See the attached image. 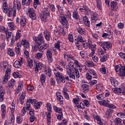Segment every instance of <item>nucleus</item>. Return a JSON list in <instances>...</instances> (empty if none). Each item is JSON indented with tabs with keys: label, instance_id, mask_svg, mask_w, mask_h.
I'll return each instance as SVG.
<instances>
[{
	"label": "nucleus",
	"instance_id": "nucleus-1",
	"mask_svg": "<svg viewBox=\"0 0 125 125\" xmlns=\"http://www.w3.org/2000/svg\"><path fill=\"white\" fill-rule=\"evenodd\" d=\"M49 47V43H44L43 44H42L40 47L39 51L41 53H43L44 50L47 49L46 54V59L47 60L48 62L49 63H51L53 62L52 52V49L51 48L48 49Z\"/></svg>",
	"mask_w": 125,
	"mask_h": 125
},
{
	"label": "nucleus",
	"instance_id": "nucleus-2",
	"mask_svg": "<svg viewBox=\"0 0 125 125\" xmlns=\"http://www.w3.org/2000/svg\"><path fill=\"white\" fill-rule=\"evenodd\" d=\"M64 49V42L60 41H57V42L55 43L54 47L52 48V51L54 55H56L57 54V50L60 52H61Z\"/></svg>",
	"mask_w": 125,
	"mask_h": 125
},
{
	"label": "nucleus",
	"instance_id": "nucleus-3",
	"mask_svg": "<svg viewBox=\"0 0 125 125\" xmlns=\"http://www.w3.org/2000/svg\"><path fill=\"white\" fill-rule=\"evenodd\" d=\"M51 11L49 8L48 7H44L42 13L40 14L39 17L41 18L42 21L46 22L48 17H50Z\"/></svg>",
	"mask_w": 125,
	"mask_h": 125
},
{
	"label": "nucleus",
	"instance_id": "nucleus-4",
	"mask_svg": "<svg viewBox=\"0 0 125 125\" xmlns=\"http://www.w3.org/2000/svg\"><path fill=\"white\" fill-rule=\"evenodd\" d=\"M97 44L102 47L103 49H104L106 51L111 50L112 48V43L109 41H100L97 42Z\"/></svg>",
	"mask_w": 125,
	"mask_h": 125
},
{
	"label": "nucleus",
	"instance_id": "nucleus-5",
	"mask_svg": "<svg viewBox=\"0 0 125 125\" xmlns=\"http://www.w3.org/2000/svg\"><path fill=\"white\" fill-rule=\"evenodd\" d=\"M112 90L115 94H117L118 95L121 96H125V83H123V84H122L121 88H118L117 87H115L114 88H112Z\"/></svg>",
	"mask_w": 125,
	"mask_h": 125
},
{
	"label": "nucleus",
	"instance_id": "nucleus-6",
	"mask_svg": "<svg viewBox=\"0 0 125 125\" xmlns=\"http://www.w3.org/2000/svg\"><path fill=\"white\" fill-rule=\"evenodd\" d=\"M68 68L69 71L75 72V77L76 79H79L80 77V72L78 68H76V65L75 64V62H70L68 63Z\"/></svg>",
	"mask_w": 125,
	"mask_h": 125
},
{
	"label": "nucleus",
	"instance_id": "nucleus-7",
	"mask_svg": "<svg viewBox=\"0 0 125 125\" xmlns=\"http://www.w3.org/2000/svg\"><path fill=\"white\" fill-rule=\"evenodd\" d=\"M60 22L62 25L66 29L69 28V24L66 17L63 14H61L59 17Z\"/></svg>",
	"mask_w": 125,
	"mask_h": 125
},
{
	"label": "nucleus",
	"instance_id": "nucleus-8",
	"mask_svg": "<svg viewBox=\"0 0 125 125\" xmlns=\"http://www.w3.org/2000/svg\"><path fill=\"white\" fill-rule=\"evenodd\" d=\"M114 69L116 72H119V74L120 77H125V66L119 64L115 66Z\"/></svg>",
	"mask_w": 125,
	"mask_h": 125
},
{
	"label": "nucleus",
	"instance_id": "nucleus-9",
	"mask_svg": "<svg viewBox=\"0 0 125 125\" xmlns=\"http://www.w3.org/2000/svg\"><path fill=\"white\" fill-rule=\"evenodd\" d=\"M33 38L35 42L38 45H42L45 43V40L42 33H39L38 37L34 36Z\"/></svg>",
	"mask_w": 125,
	"mask_h": 125
},
{
	"label": "nucleus",
	"instance_id": "nucleus-10",
	"mask_svg": "<svg viewBox=\"0 0 125 125\" xmlns=\"http://www.w3.org/2000/svg\"><path fill=\"white\" fill-rule=\"evenodd\" d=\"M33 0H22L21 3L22 5H26V6H30ZM40 2L39 0H34L33 6L35 9L37 8V5H40Z\"/></svg>",
	"mask_w": 125,
	"mask_h": 125
},
{
	"label": "nucleus",
	"instance_id": "nucleus-11",
	"mask_svg": "<svg viewBox=\"0 0 125 125\" xmlns=\"http://www.w3.org/2000/svg\"><path fill=\"white\" fill-rule=\"evenodd\" d=\"M8 12L7 13V16L9 18L12 17L14 19L17 14V10L14 8L12 6H9L8 9Z\"/></svg>",
	"mask_w": 125,
	"mask_h": 125
},
{
	"label": "nucleus",
	"instance_id": "nucleus-12",
	"mask_svg": "<svg viewBox=\"0 0 125 125\" xmlns=\"http://www.w3.org/2000/svg\"><path fill=\"white\" fill-rule=\"evenodd\" d=\"M28 13H29V17L32 20H37V16L36 14L35 13V10L33 9V8L31 7L28 10Z\"/></svg>",
	"mask_w": 125,
	"mask_h": 125
},
{
	"label": "nucleus",
	"instance_id": "nucleus-13",
	"mask_svg": "<svg viewBox=\"0 0 125 125\" xmlns=\"http://www.w3.org/2000/svg\"><path fill=\"white\" fill-rule=\"evenodd\" d=\"M43 64L42 62H36L34 64L35 73L38 74L39 71L41 70L43 68Z\"/></svg>",
	"mask_w": 125,
	"mask_h": 125
},
{
	"label": "nucleus",
	"instance_id": "nucleus-14",
	"mask_svg": "<svg viewBox=\"0 0 125 125\" xmlns=\"http://www.w3.org/2000/svg\"><path fill=\"white\" fill-rule=\"evenodd\" d=\"M11 69L10 68L8 67L5 72V77L2 81V84H5L6 82L8 81L9 79L10 78Z\"/></svg>",
	"mask_w": 125,
	"mask_h": 125
},
{
	"label": "nucleus",
	"instance_id": "nucleus-15",
	"mask_svg": "<svg viewBox=\"0 0 125 125\" xmlns=\"http://www.w3.org/2000/svg\"><path fill=\"white\" fill-rule=\"evenodd\" d=\"M110 5L112 11L116 12L119 10V6L117 1H110Z\"/></svg>",
	"mask_w": 125,
	"mask_h": 125
},
{
	"label": "nucleus",
	"instance_id": "nucleus-16",
	"mask_svg": "<svg viewBox=\"0 0 125 125\" xmlns=\"http://www.w3.org/2000/svg\"><path fill=\"white\" fill-rule=\"evenodd\" d=\"M85 42V41L84 40V38L81 35H78V36L74 37V42L75 44H78L80 43H83Z\"/></svg>",
	"mask_w": 125,
	"mask_h": 125
},
{
	"label": "nucleus",
	"instance_id": "nucleus-17",
	"mask_svg": "<svg viewBox=\"0 0 125 125\" xmlns=\"http://www.w3.org/2000/svg\"><path fill=\"white\" fill-rule=\"evenodd\" d=\"M22 45L23 46L24 49H29L30 48V42L25 38H22L21 39Z\"/></svg>",
	"mask_w": 125,
	"mask_h": 125
},
{
	"label": "nucleus",
	"instance_id": "nucleus-18",
	"mask_svg": "<svg viewBox=\"0 0 125 125\" xmlns=\"http://www.w3.org/2000/svg\"><path fill=\"white\" fill-rule=\"evenodd\" d=\"M109 80L111 85L113 87H117L119 85V82L115 77H110Z\"/></svg>",
	"mask_w": 125,
	"mask_h": 125
},
{
	"label": "nucleus",
	"instance_id": "nucleus-19",
	"mask_svg": "<svg viewBox=\"0 0 125 125\" xmlns=\"http://www.w3.org/2000/svg\"><path fill=\"white\" fill-rule=\"evenodd\" d=\"M76 31H77V33L80 35L85 36L86 34V29L85 27L79 26L76 28Z\"/></svg>",
	"mask_w": 125,
	"mask_h": 125
},
{
	"label": "nucleus",
	"instance_id": "nucleus-20",
	"mask_svg": "<svg viewBox=\"0 0 125 125\" xmlns=\"http://www.w3.org/2000/svg\"><path fill=\"white\" fill-rule=\"evenodd\" d=\"M13 4V8L19 11L21 7V2L19 0H14Z\"/></svg>",
	"mask_w": 125,
	"mask_h": 125
},
{
	"label": "nucleus",
	"instance_id": "nucleus-21",
	"mask_svg": "<svg viewBox=\"0 0 125 125\" xmlns=\"http://www.w3.org/2000/svg\"><path fill=\"white\" fill-rule=\"evenodd\" d=\"M91 20L93 21V22H95L98 21L99 18V15L97 12L92 11L91 13Z\"/></svg>",
	"mask_w": 125,
	"mask_h": 125
},
{
	"label": "nucleus",
	"instance_id": "nucleus-22",
	"mask_svg": "<svg viewBox=\"0 0 125 125\" xmlns=\"http://www.w3.org/2000/svg\"><path fill=\"white\" fill-rule=\"evenodd\" d=\"M57 99L59 101L61 104H63L64 99L63 97L60 92H57L56 93Z\"/></svg>",
	"mask_w": 125,
	"mask_h": 125
},
{
	"label": "nucleus",
	"instance_id": "nucleus-23",
	"mask_svg": "<svg viewBox=\"0 0 125 125\" xmlns=\"http://www.w3.org/2000/svg\"><path fill=\"white\" fill-rule=\"evenodd\" d=\"M114 110L113 109H110V108H108L105 111L104 117H105L106 119L110 118L112 117V114Z\"/></svg>",
	"mask_w": 125,
	"mask_h": 125
},
{
	"label": "nucleus",
	"instance_id": "nucleus-24",
	"mask_svg": "<svg viewBox=\"0 0 125 125\" xmlns=\"http://www.w3.org/2000/svg\"><path fill=\"white\" fill-rule=\"evenodd\" d=\"M112 29V26L111 25H109L107 28V32L109 34V36L107 37V39L109 40H111L113 38V32L111 30Z\"/></svg>",
	"mask_w": 125,
	"mask_h": 125
},
{
	"label": "nucleus",
	"instance_id": "nucleus-25",
	"mask_svg": "<svg viewBox=\"0 0 125 125\" xmlns=\"http://www.w3.org/2000/svg\"><path fill=\"white\" fill-rule=\"evenodd\" d=\"M89 72H90L93 79H98V74L97 72L94 69H89Z\"/></svg>",
	"mask_w": 125,
	"mask_h": 125
},
{
	"label": "nucleus",
	"instance_id": "nucleus-26",
	"mask_svg": "<svg viewBox=\"0 0 125 125\" xmlns=\"http://www.w3.org/2000/svg\"><path fill=\"white\" fill-rule=\"evenodd\" d=\"M43 35L45 37V40L47 42H49L51 39L50 32L49 30L46 29L44 31Z\"/></svg>",
	"mask_w": 125,
	"mask_h": 125
},
{
	"label": "nucleus",
	"instance_id": "nucleus-27",
	"mask_svg": "<svg viewBox=\"0 0 125 125\" xmlns=\"http://www.w3.org/2000/svg\"><path fill=\"white\" fill-rule=\"evenodd\" d=\"M79 17H80V15L79 14L78 11L77 9H75L72 11V18L74 19V20H76V19H78Z\"/></svg>",
	"mask_w": 125,
	"mask_h": 125
},
{
	"label": "nucleus",
	"instance_id": "nucleus-28",
	"mask_svg": "<svg viewBox=\"0 0 125 125\" xmlns=\"http://www.w3.org/2000/svg\"><path fill=\"white\" fill-rule=\"evenodd\" d=\"M2 10L3 11L4 13L7 14L8 10V4L7 2H2Z\"/></svg>",
	"mask_w": 125,
	"mask_h": 125
},
{
	"label": "nucleus",
	"instance_id": "nucleus-29",
	"mask_svg": "<svg viewBox=\"0 0 125 125\" xmlns=\"http://www.w3.org/2000/svg\"><path fill=\"white\" fill-rule=\"evenodd\" d=\"M82 91L83 93H87L89 91V85H87V84H83L82 86Z\"/></svg>",
	"mask_w": 125,
	"mask_h": 125
},
{
	"label": "nucleus",
	"instance_id": "nucleus-30",
	"mask_svg": "<svg viewBox=\"0 0 125 125\" xmlns=\"http://www.w3.org/2000/svg\"><path fill=\"white\" fill-rule=\"evenodd\" d=\"M1 116H2V118L4 119L6 114V107L5 104H2L1 105Z\"/></svg>",
	"mask_w": 125,
	"mask_h": 125
},
{
	"label": "nucleus",
	"instance_id": "nucleus-31",
	"mask_svg": "<svg viewBox=\"0 0 125 125\" xmlns=\"http://www.w3.org/2000/svg\"><path fill=\"white\" fill-rule=\"evenodd\" d=\"M21 26L22 27H24L27 25L26 19L25 17L22 16L20 20Z\"/></svg>",
	"mask_w": 125,
	"mask_h": 125
},
{
	"label": "nucleus",
	"instance_id": "nucleus-32",
	"mask_svg": "<svg viewBox=\"0 0 125 125\" xmlns=\"http://www.w3.org/2000/svg\"><path fill=\"white\" fill-rule=\"evenodd\" d=\"M55 77H56V80L57 81L60 78L62 77L63 74L62 72H60L59 71L57 70L56 69H55Z\"/></svg>",
	"mask_w": 125,
	"mask_h": 125
},
{
	"label": "nucleus",
	"instance_id": "nucleus-33",
	"mask_svg": "<svg viewBox=\"0 0 125 125\" xmlns=\"http://www.w3.org/2000/svg\"><path fill=\"white\" fill-rule=\"evenodd\" d=\"M67 74H68V77H69V79H70V82H72L73 80L76 79V75L75 72L72 71H69Z\"/></svg>",
	"mask_w": 125,
	"mask_h": 125
},
{
	"label": "nucleus",
	"instance_id": "nucleus-34",
	"mask_svg": "<svg viewBox=\"0 0 125 125\" xmlns=\"http://www.w3.org/2000/svg\"><path fill=\"white\" fill-rule=\"evenodd\" d=\"M44 73L49 77H51L52 74V69L49 67H46L44 71Z\"/></svg>",
	"mask_w": 125,
	"mask_h": 125
},
{
	"label": "nucleus",
	"instance_id": "nucleus-35",
	"mask_svg": "<svg viewBox=\"0 0 125 125\" xmlns=\"http://www.w3.org/2000/svg\"><path fill=\"white\" fill-rule=\"evenodd\" d=\"M89 49L91 51H96L97 49V45L96 44H93L92 42H89Z\"/></svg>",
	"mask_w": 125,
	"mask_h": 125
},
{
	"label": "nucleus",
	"instance_id": "nucleus-36",
	"mask_svg": "<svg viewBox=\"0 0 125 125\" xmlns=\"http://www.w3.org/2000/svg\"><path fill=\"white\" fill-rule=\"evenodd\" d=\"M6 91L5 89H2L0 91V102H2L4 100V96Z\"/></svg>",
	"mask_w": 125,
	"mask_h": 125
},
{
	"label": "nucleus",
	"instance_id": "nucleus-37",
	"mask_svg": "<svg viewBox=\"0 0 125 125\" xmlns=\"http://www.w3.org/2000/svg\"><path fill=\"white\" fill-rule=\"evenodd\" d=\"M107 51L104 49H103V48L100 47L98 49V54H99V56H103L104 55Z\"/></svg>",
	"mask_w": 125,
	"mask_h": 125
},
{
	"label": "nucleus",
	"instance_id": "nucleus-38",
	"mask_svg": "<svg viewBox=\"0 0 125 125\" xmlns=\"http://www.w3.org/2000/svg\"><path fill=\"white\" fill-rule=\"evenodd\" d=\"M25 96H26V94L25 92H22V93L19 99L20 104H21V105H23L24 104V100L25 98Z\"/></svg>",
	"mask_w": 125,
	"mask_h": 125
},
{
	"label": "nucleus",
	"instance_id": "nucleus-39",
	"mask_svg": "<svg viewBox=\"0 0 125 125\" xmlns=\"http://www.w3.org/2000/svg\"><path fill=\"white\" fill-rule=\"evenodd\" d=\"M52 112H49L46 114V118H47V124L48 125H50L51 124V114Z\"/></svg>",
	"mask_w": 125,
	"mask_h": 125
},
{
	"label": "nucleus",
	"instance_id": "nucleus-40",
	"mask_svg": "<svg viewBox=\"0 0 125 125\" xmlns=\"http://www.w3.org/2000/svg\"><path fill=\"white\" fill-rule=\"evenodd\" d=\"M53 109L56 113L59 114L62 113V107H58L56 105H53Z\"/></svg>",
	"mask_w": 125,
	"mask_h": 125
},
{
	"label": "nucleus",
	"instance_id": "nucleus-41",
	"mask_svg": "<svg viewBox=\"0 0 125 125\" xmlns=\"http://www.w3.org/2000/svg\"><path fill=\"white\" fill-rule=\"evenodd\" d=\"M66 80H65V77L64 75H63L62 77H61L59 79L57 80V82L58 84H60L61 83H65Z\"/></svg>",
	"mask_w": 125,
	"mask_h": 125
},
{
	"label": "nucleus",
	"instance_id": "nucleus-42",
	"mask_svg": "<svg viewBox=\"0 0 125 125\" xmlns=\"http://www.w3.org/2000/svg\"><path fill=\"white\" fill-rule=\"evenodd\" d=\"M93 117H94V119L97 121V123H98L99 125L101 124L103 121L102 120L101 117L99 115H94Z\"/></svg>",
	"mask_w": 125,
	"mask_h": 125
},
{
	"label": "nucleus",
	"instance_id": "nucleus-43",
	"mask_svg": "<svg viewBox=\"0 0 125 125\" xmlns=\"http://www.w3.org/2000/svg\"><path fill=\"white\" fill-rule=\"evenodd\" d=\"M48 7L49 8V9H50V11H51L53 13L55 12L56 11V7L54 4H52L50 3H49Z\"/></svg>",
	"mask_w": 125,
	"mask_h": 125
},
{
	"label": "nucleus",
	"instance_id": "nucleus-44",
	"mask_svg": "<svg viewBox=\"0 0 125 125\" xmlns=\"http://www.w3.org/2000/svg\"><path fill=\"white\" fill-rule=\"evenodd\" d=\"M46 77L45 74H42L40 77V82L42 83V85H43L44 83H45Z\"/></svg>",
	"mask_w": 125,
	"mask_h": 125
},
{
	"label": "nucleus",
	"instance_id": "nucleus-45",
	"mask_svg": "<svg viewBox=\"0 0 125 125\" xmlns=\"http://www.w3.org/2000/svg\"><path fill=\"white\" fill-rule=\"evenodd\" d=\"M114 124L115 125H122V120L121 119V118H119V117H117L114 119Z\"/></svg>",
	"mask_w": 125,
	"mask_h": 125
},
{
	"label": "nucleus",
	"instance_id": "nucleus-46",
	"mask_svg": "<svg viewBox=\"0 0 125 125\" xmlns=\"http://www.w3.org/2000/svg\"><path fill=\"white\" fill-rule=\"evenodd\" d=\"M42 102H37L35 104L34 106L36 110H39L41 108L42 105Z\"/></svg>",
	"mask_w": 125,
	"mask_h": 125
},
{
	"label": "nucleus",
	"instance_id": "nucleus-47",
	"mask_svg": "<svg viewBox=\"0 0 125 125\" xmlns=\"http://www.w3.org/2000/svg\"><path fill=\"white\" fill-rule=\"evenodd\" d=\"M100 59L101 62H105L108 59L107 56L106 54L103 55V56H100Z\"/></svg>",
	"mask_w": 125,
	"mask_h": 125
},
{
	"label": "nucleus",
	"instance_id": "nucleus-48",
	"mask_svg": "<svg viewBox=\"0 0 125 125\" xmlns=\"http://www.w3.org/2000/svg\"><path fill=\"white\" fill-rule=\"evenodd\" d=\"M74 64L75 65V67L79 68H83V64L79 62L77 60H74Z\"/></svg>",
	"mask_w": 125,
	"mask_h": 125
},
{
	"label": "nucleus",
	"instance_id": "nucleus-49",
	"mask_svg": "<svg viewBox=\"0 0 125 125\" xmlns=\"http://www.w3.org/2000/svg\"><path fill=\"white\" fill-rule=\"evenodd\" d=\"M16 81L14 79H11V81H9V87L10 88H13L15 85Z\"/></svg>",
	"mask_w": 125,
	"mask_h": 125
},
{
	"label": "nucleus",
	"instance_id": "nucleus-50",
	"mask_svg": "<svg viewBox=\"0 0 125 125\" xmlns=\"http://www.w3.org/2000/svg\"><path fill=\"white\" fill-rule=\"evenodd\" d=\"M21 63L18 60H16L14 63V66L16 68H20V67H21Z\"/></svg>",
	"mask_w": 125,
	"mask_h": 125
},
{
	"label": "nucleus",
	"instance_id": "nucleus-51",
	"mask_svg": "<svg viewBox=\"0 0 125 125\" xmlns=\"http://www.w3.org/2000/svg\"><path fill=\"white\" fill-rule=\"evenodd\" d=\"M13 76V77L15 79L21 78L22 77V76L20 74V73L18 71L14 72Z\"/></svg>",
	"mask_w": 125,
	"mask_h": 125
},
{
	"label": "nucleus",
	"instance_id": "nucleus-52",
	"mask_svg": "<svg viewBox=\"0 0 125 125\" xmlns=\"http://www.w3.org/2000/svg\"><path fill=\"white\" fill-rule=\"evenodd\" d=\"M67 39H68V41H69V42H74V39L72 32H70L69 34H68Z\"/></svg>",
	"mask_w": 125,
	"mask_h": 125
},
{
	"label": "nucleus",
	"instance_id": "nucleus-53",
	"mask_svg": "<svg viewBox=\"0 0 125 125\" xmlns=\"http://www.w3.org/2000/svg\"><path fill=\"white\" fill-rule=\"evenodd\" d=\"M8 25L11 30L14 31L16 27L13 22H8Z\"/></svg>",
	"mask_w": 125,
	"mask_h": 125
},
{
	"label": "nucleus",
	"instance_id": "nucleus-54",
	"mask_svg": "<svg viewBox=\"0 0 125 125\" xmlns=\"http://www.w3.org/2000/svg\"><path fill=\"white\" fill-rule=\"evenodd\" d=\"M97 8L100 10H102V3L101 0H97Z\"/></svg>",
	"mask_w": 125,
	"mask_h": 125
},
{
	"label": "nucleus",
	"instance_id": "nucleus-55",
	"mask_svg": "<svg viewBox=\"0 0 125 125\" xmlns=\"http://www.w3.org/2000/svg\"><path fill=\"white\" fill-rule=\"evenodd\" d=\"M8 54L10 57H14L15 56V52L12 48H8L7 50Z\"/></svg>",
	"mask_w": 125,
	"mask_h": 125
},
{
	"label": "nucleus",
	"instance_id": "nucleus-56",
	"mask_svg": "<svg viewBox=\"0 0 125 125\" xmlns=\"http://www.w3.org/2000/svg\"><path fill=\"white\" fill-rule=\"evenodd\" d=\"M102 103H103V105L104 106L107 107L108 105L110 104V101H108V100H103Z\"/></svg>",
	"mask_w": 125,
	"mask_h": 125
},
{
	"label": "nucleus",
	"instance_id": "nucleus-57",
	"mask_svg": "<svg viewBox=\"0 0 125 125\" xmlns=\"http://www.w3.org/2000/svg\"><path fill=\"white\" fill-rule=\"evenodd\" d=\"M86 5H83L80 6V8H79V11H80V12L81 13H85L86 11L87 8Z\"/></svg>",
	"mask_w": 125,
	"mask_h": 125
},
{
	"label": "nucleus",
	"instance_id": "nucleus-58",
	"mask_svg": "<svg viewBox=\"0 0 125 125\" xmlns=\"http://www.w3.org/2000/svg\"><path fill=\"white\" fill-rule=\"evenodd\" d=\"M21 34L20 32H17L16 34V37H15L14 39V42L15 41H18L21 37Z\"/></svg>",
	"mask_w": 125,
	"mask_h": 125
},
{
	"label": "nucleus",
	"instance_id": "nucleus-59",
	"mask_svg": "<svg viewBox=\"0 0 125 125\" xmlns=\"http://www.w3.org/2000/svg\"><path fill=\"white\" fill-rule=\"evenodd\" d=\"M24 106L27 110H29L30 109L31 103H30L28 99L27 100L26 103L24 104Z\"/></svg>",
	"mask_w": 125,
	"mask_h": 125
},
{
	"label": "nucleus",
	"instance_id": "nucleus-60",
	"mask_svg": "<svg viewBox=\"0 0 125 125\" xmlns=\"http://www.w3.org/2000/svg\"><path fill=\"white\" fill-rule=\"evenodd\" d=\"M23 121V118L22 116L18 115L17 116L16 122L18 124H21Z\"/></svg>",
	"mask_w": 125,
	"mask_h": 125
},
{
	"label": "nucleus",
	"instance_id": "nucleus-61",
	"mask_svg": "<svg viewBox=\"0 0 125 125\" xmlns=\"http://www.w3.org/2000/svg\"><path fill=\"white\" fill-rule=\"evenodd\" d=\"M15 115L14 114H12L10 119L9 120V123H10V124H12L13 125H14L15 124Z\"/></svg>",
	"mask_w": 125,
	"mask_h": 125
},
{
	"label": "nucleus",
	"instance_id": "nucleus-62",
	"mask_svg": "<svg viewBox=\"0 0 125 125\" xmlns=\"http://www.w3.org/2000/svg\"><path fill=\"white\" fill-rule=\"evenodd\" d=\"M92 78H93L89 72L86 73V80L88 81H91L92 80Z\"/></svg>",
	"mask_w": 125,
	"mask_h": 125
},
{
	"label": "nucleus",
	"instance_id": "nucleus-63",
	"mask_svg": "<svg viewBox=\"0 0 125 125\" xmlns=\"http://www.w3.org/2000/svg\"><path fill=\"white\" fill-rule=\"evenodd\" d=\"M15 50L16 54H17V56L21 55V48L18 47H15Z\"/></svg>",
	"mask_w": 125,
	"mask_h": 125
},
{
	"label": "nucleus",
	"instance_id": "nucleus-64",
	"mask_svg": "<svg viewBox=\"0 0 125 125\" xmlns=\"http://www.w3.org/2000/svg\"><path fill=\"white\" fill-rule=\"evenodd\" d=\"M82 103H83V104L87 107H89L90 105L88 100H83Z\"/></svg>",
	"mask_w": 125,
	"mask_h": 125
}]
</instances>
